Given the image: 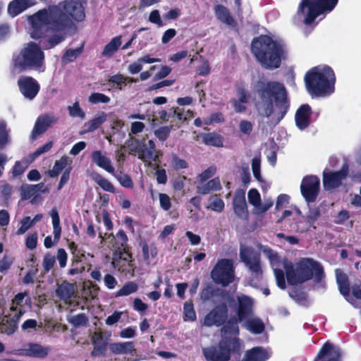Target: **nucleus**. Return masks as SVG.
<instances>
[{"mask_svg": "<svg viewBox=\"0 0 361 361\" xmlns=\"http://www.w3.org/2000/svg\"><path fill=\"white\" fill-rule=\"evenodd\" d=\"M84 4L78 1L63 0L58 4L49 5L27 17L30 24V37L42 39L49 36L50 31L61 32L73 27L75 22L85 19Z\"/></svg>", "mask_w": 361, "mask_h": 361, "instance_id": "nucleus-1", "label": "nucleus"}, {"mask_svg": "<svg viewBox=\"0 0 361 361\" xmlns=\"http://www.w3.org/2000/svg\"><path fill=\"white\" fill-rule=\"evenodd\" d=\"M254 106L262 117L274 115L276 123L282 121L290 107V99L285 85L278 81L258 80L254 88Z\"/></svg>", "mask_w": 361, "mask_h": 361, "instance_id": "nucleus-2", "label": "nucleus"}, {"mask_svg": "<svg viewBox=\"0 0 361 361\" xmlns=\"http://www.w3.org/2000/svg\"><path fill=\"white\" fill-rule=\"evenodd\" d=\"M243 344L238 338L224 337L216 346L204 348L203 355L207 361H266L269 358L262 347L247 350L242 357Z\"/></svg>", "mask_w": 361, "mask_h": 361, "instance_id": "nucleus-3", "label": "nucleus"}, {"mask_svg": "<svg viewBox=\"0 0 361 361\" xmlns=\"http://www.w3.org/2000/svg\"><path fill=\"white\" fill-rule=\"evenodd\" d=\"M250 49L256 60L266 68H279L282 59H285L284 46L267 35L254 37Z\"/></svg>", "mask_w": 361, "mask_h": 361, "instance_id": "nucleus-4", "label": "nucleus"}, {"mask_svg": "<svg viewBox=\"0 0 361 361\" xmlns=\"http://www.w3.org/2000/svg\"><path fill=\"white\" fill-rule=\"evenodd\" d=\"M286 277L288 284L295 286L314 279L316 283H320L325 274L322 265L312 258H303L294 267L288 259L283 262Z\"/></svg>", "mask_w": 361, "mask_h": 361, "instance_id": "nucleus-5", "label": "nucleus"}, {"mask_svg": "<svg viewBox=\"0 0 361 361\" xmlns=\"http://www.w3.org/2000/svg\"><path fill=\"white\" fill-rule=\"evenodd\" d=\"M304 81L307 92L317 97H325L335 91L336 75L329 66H314L305 75Z\"/></svg>", "mask_w": 361, "mask_h": 361, "instance_id": "nucleus-6", "label": "nucleus"}, {"mask_svg": "<svg viewBox=\"0 0 361 361\" xmlns=\"http://www.w3.org/2000/svg\"><path fill=\"white\" fill-rule=\"evenodd\" d=\"M45 56L39 44L34 42L25 44L17 54L12 56V66L18 72L36 71L43 72L45 69Z\"/></svg>", "mask_w": 361, "mask_h": 361, "instance_id": "nucleus-7", "label": "nucleus"}, {"mask_svg": "<svg viewBox=\"0 0 361 361\" xmlns=\"http://www.w3.org/2000/svg\"><path fill=\"white\" fill-rule=\"evenodd\" d=\"M338 0H300L294 19L300 20L312 30L318 24L317 18L331 12Z\"/></svg>", "mask_w": 361, "mask_h": 361, "instance_id": "nucleus-8", "label": "nucleus"}, {"mask_svg": "<svg viewBox=\"0 0 361 361\" xmlns=\"http://www.w3.org/2000/svg\"><path fill=\"white\" fill-rule=\"evenodd\" d=\"M240 258L251 272L250 284L252 286L257 285L262 280L263 274L260 255L255 252L252 247H243L240 249Z\"/></svg>", "mask_w": 361, "mask_h": 361, "instance_id": "nucleus-9", "label": "nucleus"}, {"mask_svg": "<svg viewBox=\"0 0 361 361\" xmlns=\"http://www.w3.org/2000/svg\"><path fill=\"white\" fill-rule=\"evenodd\" d=\"M235 303V298L233 296L232 301L221 300L214 304V307L205 315L203 324L205 326H222L228 319L229 307Z\"/></svg>", "mask_w": 361, "mask_h": 361, "instance_id": "nucleus-10", "label": "nucleus"}, {"mask_svg": "<svg viewBox=\"0 0 361 361\" xmlns=\"http://www.w3.org/2000/svg\"><path fill=\"white\" fill-rule=\"evenodd\" d=\"M211 277L215 283L224 287L231 284L235 278L232 260L229 259L219 260L211 271Z\"/></svg>", "mask_w": 361, "mask_h": 361, "instance_id": "nucleus-11", "label": "nucleus"}, {"mask_svg": "<svg viewBox=\"0 0 361 361\" xmlns=\"http://www.w3.org/2000/svg\"><path fill=\"white\" fill-rule=\"evenodd\" d=\"M233 296L228 290L215 287L212 283H207L200 293V299L203 302L212 301L214 304L221 300L232 301Z\"/></svg>", "mask_w": 361, "mask_h": 361, "instance_id": "nucleus-12", "label": "nucleus"}, {"mask_svg": "<svg viewBox=\"0 0 361 361\" xmlns=\"http://www.w3.org/2000/svg\"><path fill=\"white\" fill-rule=\"evenodd\" d=\"M320 180L317 176H306L302 180L300 191L307 203L314 202L319 195Z\"/></svg>", "mask_w": 361, "mask_h": 361, "instance_id": "nucleus-13", "label": "nucleus"}, {"mask_svg": "<svg viewBox=\"0 0 361 361\" xmlns=\"http://www.w3.org/2000/svg\"><path fill=\"white\" fill-rule=\"evenodd\" d=\"M349 167L348 164H343L339 171L334 172H323V185L326 190L338 188L342 181L348 176Z\"/></svg>", "mask_w": 361, "mask_h": 361, "instance_id": "nucleus-14", "label": "nucleus"}, {"mask_svg": "<svg viewBox=\"0 0 361 361\" xmlns=\"http://www.w3.org/2000/svg\"><path fill=\"white\" fill-rule=\"evenodd\" d=\"M238 302V306L235 310L238 320L242 322L250 318L253 314L254 300L248 295L242 294L238 295L235 301Z\"/></svg>", "mask_w": 361, "mask_h": 361, "instance_id": "nucleus-15", "label": "nucleus"}, {"mask_svg": "<svg viewBox=\"0 0 361 361\" xmlns=\"http://www.w3.org/2000/svg\"><path fill=\"white\" fill-rule=\"evenodd\" d=\"M18 85L22 94L29 99H33L39 91V85L30 76L20 77Z\"/></svg>", "mask_w": 361, "mask_h": 361, "instance_id": "nucleus-16", "label": "nucleus"}, {"mask_svg": "<svg viewBox=\"0 0 361 361\" xmlns=\"http://www.w3.org/2000/svg\"><path fill=\"white\" fill-rule=\"evenodd\" d=\"M131 258L132 255L129 251L120 252L118 256L113 259L112 265L121 274L125 275L132 274L134 268Z\"/></svg>", "mask_w": 361, "mask_h": 361, "instance_id": "nucleus-17", "label": "nucleus"}, {"mask_svg": "<svg viewBox=\"0 0 361 361\" xmlns=\"http://www.w3.org/2000/svg\"><path fill=\"white\" fill-rule=\"evenodd\" d=\"M233 209L235 215L242 219H247L249 215L245 200V192L243 189H238L233 198Z\"/></svg>", "mask_w": 361, "mask_h": 361, "instance_id": "nucleus-18", "label": "nucleus"}, {"mask_svg": "<svg viewBox=\"0 0 361 361\" xmlns=\"http://www.w3.org/2000/svg\"><path fill=\"white\" fill-rule=\"evenodd\" d=\"M314 361H341V353L329 341L324 343Z\"/></svg>", "mask_w": 361, "mask_h": 361, "instance_id": "nucleus-19", "label": "nucleus"}, {"mask_svg": "<svg viewBox=\"0 0 361 361\" xmlns=\"http://www.w3.org/2000/svg\"><path fill=\"white\" fill-rule=\"evenodd\" d=\"M56 118L48 114L39 116L37 118L35 126L32 131V140L36 139L37 136L45 133L48 128L51 126V123L56 122Z\"/></svg>", "mask_w": 361, "mask_h": 361, "instance_id": "nucleus-20", "label": "nucleus"}, {"mask_svg": "<svg viewBox=\"0 0 361 361\" xmlns=\"http://www.w3.org/2000/svg\"><path fill=\"white\" fill-rule=\"evenodd\" d=\"M312 109L309 104H302L295 113V124L300 130L307 128L310 123Z\"/></svg>", "mask_w": 361, "mask_h": 361, "instance_id": "nucleus-21", "label": "nucleus"}, {"mask_svg": "<svg viewBox=\"0 0 361 361\" xmlns=\"http://www.w3.org/2000/svg\"><path fill=\"white\" fill-rule=\"evenodd\" d=\"M27 348L23 349L22 353H18L17 354L32 357L45 358L50 352L49 348L39 343H27Z\"/></svg>", "mask_w": 361, "mask_h": 361, "instance_id": "nucleus-22", "label": "nucleus"}, {"mask_svg": "<svg viewBox=\"0 0 361 361\" xmlns=\"http://www.w3.org/2000/svg\"><path fill=\"white\" fill-rule=\"evenodd\" d=\"M25 312V310H20L19 312H16L12 317H6L0 323L1 328L3 332L8 335L13 334L18 328V322L21 316Z\"/></svg>", "mask_w": 361, "mask_h": 361, "instance_id": "nucleus-23", "label": "nucleus"}, {"mask_svg": "<svg viewBox=\"0 0 361 361\" xmlns=\"http://www.w3.org/2000/svg\"><path fill=\"white\" fill-rule=\"evenodd\" d=\"M92 161L99 168L104 169L109 173H114V167L111 160L100 150H95L91 153Z\"/></svg>", "mask_w": 361, "mask_h": 361, "instance_id": "nucleus-24", "label": "nucleus"}, {"mask_svg": "<svg viewBox=\"0 0 361 361\" xmlns=\"http://www.w3.org/2000/svg\"><path fill=\"white\" fill-rule=\"evenodd\" d=\"M214 11L216 18L221 23L231 27H235L237 25L236 20L225 6L217 4L214 6Z\"/></svg>", "mask_w": 361, "mask_h": 361, "instance_id": "nucleus-25", "label": "nucleus"}, {"mask_svg": "<svg viewBox=\"0 0 361 361\" xmlns=\"http://www.w3.org/2000/svg\"><path fill=\"white\" fill-rule=\"evenodd\" d=\"M92 343L94 345L91 352L92 357L104 355L107 347V343L105 341L102 332H94L91 338Z\"/></svg>", "mask_w": 361, "mask_h": 361, "instance_id": "nucleus-26", "label": "nucleus"}, {"mask_svg": "<svg viewBox=\"0 0 361 361\" xmlns=\"http://www.w3.org/2000/svg\"><path fill=\"white\" fill-rule=\"evenodd\" d=\"M24 305L30 306L31 300L27 295L26 292L18 293L12 300L11 310L16 312H19L20 310H25Z\"/></svg>", "mask_w": 361, "mask_h": 361, "instance_id": "nucleus-27", "label": "nucleus"}, {"mask_svg": "<svg viewBox=\"0 0 361 361\" xmlns=\"http://www.w3.org/2000/svg\"><path fill=\"white\" fill-rule=\"evenodd\" d=\"M335 274L340 293L343 296H348L350 293V288L347 274L341 269H336Z\"/></svg>", "mask_w": 361, "mask_h": 361, "instance_id": "nucleus-28", "label": "nucleus"}, {"mask_svg": "<svg viewBox=\"0 0 361 361\" xmlns=\"http://www.w3.org/2000/svg\"><path fill=\"white\" fill-rule=\"evenodd\" d=\"M185 120L186 118L183 115V109L178 107H172L169 109L168 122L170 123L169 126H172V128H179Z\"/></svg>", "mask_w": 361, "mask_h": 361, "instance_id": "nucleus-29", "label": "nucleus"}, {"mask_svg": "<svg viewBox=\"0 0 361 361\" xmlns=\"http://www.w3.org/2000/svg\"><path fill=\"white\" fill-rule=\"evenodd\" d=\"M33 5L32 0H13L8 4V13L16 16Z\"/></svg>", "mask_w": 361, "mask_h": 361, "instance_id": "nucleus-30", "label": "nucleus"}, {"mask_svg": "<svg viewBox=\"0 0 361 361\" xmlns=\"http://www.w3.org/2000/svg\"><path fill=\"white\" fill-rule=\"evenodd\" d=\"M238 322L239 321L238 320V317H233L227 319L221 328V332L224 334L222 338L225 336L230 338H237L236 336L239 334V326L238 324Z\"/></svg>", "mask_w": 361, "mask_h": 361, "instance_id": "nucleus-31", "label": "nucleus"}, {"mask_svg": "<svg viewBox=\"0 0 361 361\" xmlns=\"http://www.w3.org/2000/svg\"><path fill=\"white\" fill-rule=\"evenodd\" d=\"M146 140L143 138L141 141L137 140L136 142L138 143L140 146V149H137L139 152H141L142 156H145L148 159H152L156 161L157 156H154L155 152V143L152 140H149L148 141V147L145 143Z\"/></svg>", "mask_w": 361, "mask_h": 361, "instance_id": "nucleus-32", "label": "nucleus"}, {"mask_svg": "<svg viewBox=\"0 0 361 361\" xmlns=\"http://www.w3.org/2000/svg\"><path fill=\"white\" fill-rule=\"evenodd\" d=\"M202 142L207 146L221 147L224 145V137L215 132L202 135Z\"/></svg>", "mask_w": 361, "mask_h": 361, "instance_id": "nucleus-33", "label": "nucleus"}, {"mask_svg": "<svg viewBox=\"0 0 361 361\" xmlns=\"http://www.w3.org/2000/svg\"><path fill=\"white\" fill-rule=\"evenodd\" d=\"M56 294L61 300L71 298L74 294L73 285L66 281H63L61 284L58 285Z\"/></svg>", "mask_w": 361, "mask_h": 361, "instance_id": "nucleus-34", "label": "nucleus"}, {"mask_svg": "<svg viewBox=\"0 0 361 361\" xmlns=\"http://www.w3.org/2000/svg\"><path fill=\"white\" fill-rule=\"evenodd\" d=\"M110 349L114 354L132 353L135 350L133 341L124 343H114L111 345Z\"/></svg>", "mask_w": 361, "mask_h": 361, "instance_id": "nucleus-35", "label": "nucleus"}, {"mask_svg": "<svg viewBox=\"0 0 361 361\" xmlns=\"http://www.w3.org/2000/svg\"><path fill=\"white\" fill-rule=\"evenodd\" d=\"M221 189V182L219 178H214L203 185L197 187V192L201 195H207L212 191H218Z\"/></svg>", "mask_w": 361, "mask_h": 361, "instance_id": "nucleus-36", "label": "nucleus"}, {"mask_svg": "<svg viewBox=\"0 0 361 361\" xmlns=\"http://www.w3.org/2000/svg\"><path fill=\"white\" fill-rule=\"evenodd\" d=\"M121 44V37L117 36L111 39V40L105 45L102 55L104 57H111L118 49Z\"/></svg>", "mask_w": 361, "mask_h": 361, "instance_id": "nucleus-37", "label": "nucleus"}, {"mask_svg": "<svg viewBox=\"0 0 361 361\" xmlns=\"http://www.w3.org/2000/svg\"><path fill=\"white\" fill-rule=\"evenodd\" d=\"M107 118V115L104 112H99L94 118L85 123L87 132H93L103 124Z\"/></svg>", "mask_w": 361, "mask_h": 361, "instance_id": "nucleus-38", "label": "nucleus"}, {"mask_svg": "<svg viewBox=\"0 0 361 361\" xmlns=\"http://www.w3.org/2000/svg\"><path fill=\"white\" fill-rule=\"evenodd\" d=\"M246 320V328L251 333L255 334H262L264 329L265 326L261 319L255 317L251 319H247Z\"/></svg>", "mask_w": 361, "mask_h": 361, "instance_id": "nucleus-39", "label": "nucleus"}, {"mask_svg": "<svg viewBox=\"0 0 361 361\" xmlns=\"http://www.w3.org/2000/svg\"><path fill=\"white\" fill-rule=\"evenodd\" d=\"M92 179L104 190L111 193L116 192L114 185L99 173H93L92 175Z\"/></svg>", "mask_w": 361, "mask_h": 361, "instance_id": "nucleus-40", "label": "nucleus"}, {"mask_svg": "<svg viewBox=\"0 0 361 361\" xmlns=\"http://www.w3.org/2000/svg\"><path fill=\"white\" fill-rule=\"evenodd\" d=\"M51 216L53 224L54 240L57 243L61 238V228L60 226V217L56 208L51 209Z\"/></svg>", "mask_w": 361, "mask_h": 361, "instance_id": "nucleus-41", "label": "nucleus"}, {"mask_svg": "<svg viewBox=\"0 0 361 361\" xmlns=\"http://www.w3.org/2000/svg\"><path fill=\"white\" fill-rule=\"evenodd\" d=\"M128 238L125 231L123 229H120L115 238V245L116 249L123 250V252L129 251L128 246Z\"/></svg>", "mask_w": 361, "mask_h": 361, "instance_id": "nucleus-42", "label": "nucleus"}, {"mask_svg": "<svg viewBox=\"0 0 361 361\" xmlns=\"http://www.w3.org/2000/svg\"><path fill=\"white\" fill-rule=\"evenodd\" d=\"M289 295L291 298H293L296 302L299 304L307 305L308 303L307 293L303 291L301 288H293L289 292Z\"/></svg>", "mask_w": 361, "mask_h": 361, "instance_id": "nucleus-43", "label": "nucleus"}, {"mask_svg": "<svg viewBox=\"0 0 361 361\" xmlns=\"http://www.w3.org/2000/svg\"><path fill=\"white\" fill-rule=\"evenodd\" d=\"M68 164V157L63 156L59 160L56 161L52 170L49 171V175L51 178L58 176Z\"/></svg>", "mask_w": 361, "mask_h": 361, "instance_id": "nucleus-44", "label": "nucleus"}, {"mask_svg": "<svg viewBox=\"0 0 361 361\" xmlns=\"http://www.w3.org/2000/svg\"><path fill=\"white\" fill-rule=\"evenodd\" d=\"M209 205L207 207L208 209L216 212H221L224 211L225 204L223 200L219 197V195H212L209 199Z\"/></svg>", "mask_w": 361, "mask_h": 361, "instance_id": "nucleus-45", "label": "nucleus"}, {"mask_svg": "<svg viewBox=\"0 0 361 361\" xmlns=\"http://www.w3.org/2000/svg\"><path fill=\"white\" fill-rule=\"evenodd\" d=\"M64 39L63 35L56 33L42 42L43 49L46 50L51 49L62 42Z\"/></svg>", "mask_w": 361, "mask_h": 361, "instance_id": "nucleus-46", "label": "nucleus"}, {"mask_svg": "<svg viewBox=\"0 0 361 361\" xmlns=\"http://www.w3.org/2000/svg\"><path fill=\"white\" fill-rule=\"evenodd\" d=\"M111 174L116 178L123 187L126 188H133V182L129 175L124 173L122 171L116 172L115 171L114 173Z\"/></svg>", "mask_w": 361, "mask_h": 361, "instance_id": "nucleus-47", "label": "nucleus"}, {"mask_svg": "<svg viewBox=\"0 0 361 361\" xmlns=\"http://www.w3.org/2000/svg\"><path fill=\"white\" fill-rule=\"evenodd\" d=\"M10 142L9 130L5 121H0V150L4 149Z\"/></svg>", "mask_w": 361, "mask_h": 361, "instance_id": "nucleus-48", "label": "nucleus"}, {"mask_svg": "<svg viewBox=\"0 0 361 361\" xmlns=\"http://www.w3.org/2000/svg\"><path fill=\"white\" fill-rule=\"evenodd\" d=\"M138 289L137 284L134 281L126 282L123 287L118 290L116 297L128 295L131 293H135Z\"/></svg>", "mask_w": 361, "mask_h": 361, "instance_id": "nucleus-49", "label": "nucleus"}, {"mask_svg": "<svg viewBox=\"0 0 361 361\" xmlns=\"http://www.w3.org/2000/svg\"><path fill=\"white\" fill-rule=\"evenodd\" d=\"M68 322L75 327L86 326L88 323V317L85 313H80L68 318Z\"/></svg>", "mask_w": 361, "mask_h": 361, "instance_id": "nucleus-50", "label": "nucleus"}, {"mask_svg": "<svg viewBox=\"0 0 361 361\" xmlns=\"http://www.w3.org/2000/svg\"><path fill=\"white\" fill-rule=\"evenodd\" d=\"M173 129L172 126H161L156 129L154 134L159 140L164 142L168 139Z\"/></svg>", "mask_w": 361, "mask_h": 361, "instance_id": "nucleus-51", "label": "nucleus"}, {"mask_svg": "<svg viewBox=\"0 0 361 361\" xmlns=\"http://www.w3.org/2000/svg\"><path fill=\"white\" fill-rule=\"evenodd\" d=\"M110 100L111 99L109 97L99 92L92 93L88 98L89 102L92 104H97L99 103L107 104Z\"/></svg>", "mask_w": 361, "mask_h": 361, "instance_id": "nucleus-52", "label": "nucleus"}, {"mask_svg": "<svg viewBox=\"0 0 361 361\" xmlns=\"http://www.w3.org/2000/svg\"><path fill=\"white\" fill-rule=\"evenodd\" d=\"M29 163L27 160L23 159L21 161H17L13 168V176L14 177L19 176L22 175L26 169L28 167Z\"/></svg>", "mask_w": 361, "mask_h": 361, "instance_id": "nucleus-53", "label": "nucleus"}, {"mask_svg": "<svg viewBox=\"0 0 361 361\" xmlns=\"http://www.w3.org/2000/svg\"><path fill=\"white\" fill-rule=\"evenodd\" d=\"M183 314L184 320L189 319L190 321H195L196 319V312L194 310L193 304L192 302H187L184 304Z\"/></svg>", "mask_w": 361, "mask_h": 361, "instance_id": "nucleus-54", "label": "nucleus"}, {"mask_svg": "<svg viewBox=\"0 0 361 361\" xmlns=\"http://www.w3.org/2000/svg\"><path fill=\"white\" fill-rule=\"evenodd\" d=\"M68 114L71 117H78L81 119H84L85 114L84 111L80 108L79 102H75L73 106L68 107Z\"/></svg>", "mask_w": 361, "mask_h": 361, "instance_id": "nucleus-55", "label": "nucleus"}, {"mask_svg": "<svg viewBox=\"0 0 361 361\" xmlns=\"http://www.w3.org/2000/svg\"><path fill=\"white\" fill-rule=\"evenodd\" d=\"M248 201L250 204L253 205L256 209L260 205L261 196L259 191L255 188H252L247 194Z\"/></svg>", "mask_w": 361, "mask_h": 361, "instance_id": "nucleus-56", "label": "nucleus"}, {"mask_svg": "<svg viewBox=\"0 0 361 361\" xmlns=\"http://www.w3.org/2000/svg\"><path fill=\"white\" fill-rule=\"evenodd\" d=\"M56 258L51 253L47 252L44 255L42 262L44 273H48L54 266Z\"/></svg>", "mask_w": 361, "mask_h": 361, "instance_id": "nucleus-57", "label": "nucleus"}, {"mask_svg": "<svg viewBox=\"0 0 361 361\" xmlns=\"http://www.w3.org/2000/svg\"><path fill=\"white\" fill-rule=\"evenodd\" d=\"M35 186H30V185H23L20 187V196L23 200H27L30 199L35 193L36 190L34 189Z\"/></svg>", "mask_w": 361, "mask_h": 361, "instance_id": "nucleus-58", "label": "nucleus"}, {"mask_svg": "<svg viewBox=\"0 0 361 361\" xmlns=\"http://www.w3.org/2000/svg\"><path fill=\"white\" fill-rule=\"evenodd\" d=\"M125 75L122 74H116L111 76L109 79L110 83H113L114 87L119 90H123V85L125 86Z\"/></svg>", "mask_w": 361, "mask_h": 361, "instance_id": "nucleus-59", "label": "nucleus"}, {"mask_svg": "<svg viewBox=\"0 0 361 361\" xmlns=\"http://www.w3.org/2000/svg\"><path fill=\"white\" fill-rule=\"evenodd\" d=\"M237 95L238 97V100L240 102L243 104H246L248 102V98L250 97V94L247 90L245 89L243 84L238 85L236 87Z\"/></svg>", "mask_w": 361, "mask_h": 361, "instance_id": "nucleus-60", "label": "nucleus"}, {"mask_svg": "<svg viewBox=\"0 0 361 361\" xmlns=\"http://www.w3.org/2000/svg\"><path fill=\"white\" fill-rule=\"evenodd\" d=\"M82 47L77 48L75 49H68L63 56V59L69 62H73L82 53Z\"/></svg>", "mask_w": 361, "mask_h": 361, "instance_id": "nucleus-61", "label": "nucleus"}, {"mask_svg": "<svg viewBox=\"0 0 361 361\" xmlns=\"http://www.w3.org/2000/svg\"><path fill=\"white\" fill-rule=\"evenodd\" d=\"M320 216V210L318 207L310 209L307 216V222L312 226L314 228L316 227L314 226L315 221Z\"/></svg>", "mask_w": 361, "mask_h": 361, "instance_id": "nucleus-62", "label": "nucleus"}, {"mask_svg": "<svg viewBox=\"0 0 361 361\" xmlns=\"http://www.w3.org/2000/svg\"><path fill=\"white\" fill-rule=\"evenodd\" d=\"M274 275L276 277L277 286L281 289H285L286 288V285L283 271L280 269H275Z\"/></svg>", "mask_w": 361, "mask_h": 361, "instance_id": "nucleus-63", "label": "nucleus"}, {"mask_svg": "<svg viewBox=\"0 0 361 361\" xmlns=\"http://www.w3.org/2000/svg\"><path fill=\"white\" fill-rule=\"evenodd\" d=\"M33 225L31 223V219L30 216H25L21 220V226L17 230L16 235H20L25 233L31 226Z\"/></svg>", "mask_w": 361, "mask_h": 361, "instance_id": "nucleus-64", "label": "nucleus"}]
</instances>
